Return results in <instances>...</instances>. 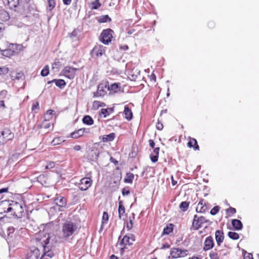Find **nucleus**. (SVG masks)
Returning a JSON list of instances; mask_svg holds the SVG:
<instances>
[{"instance_id": "obj_25", "label": "nucleus", "mask_w": 259, "mask_h": 259, "mask_svg": "<svg viewBox=\"0 0 259 259\" xmlns=\"http://www.w3.org/2000/svg\"><path fill=\"white\" fill-rule=\"evenodd\" d=\"M85 131V128H82L78 130H76L70 134V137L73 139H77L82 137Z\"/></svg>"}, {"instance_id": "obj_44", "label": "nucleus", "mask_w": 259, "mask_h": 259, "mask_svg": "<svg viewBox=\"0 0 259 259\" xmlns=\"http://www.w3.org/2000/svg\"><path fill=\"white\" fill-rule=\"evenodd\" d=\"M113 108H109L107 109H102L101 110V113L104 115V117H106L108 116L110 114L113 112Z\"/></svg>"}, {"instance_id": "obj_63", "label": "nucleus", "mask_w": 259, "mask_h": 259, "mask_svg": "<svg viewBox=\"0 0 259 259\" xmlns=\"http://www.w3.org/2000/svg\"><path fill=\"white\" fill-rule=\"evenodd\" d=\"M72 0H63V3L66 5H69L71 4Z\"/></svg>"}, {"instance_id": "obj_46", "label": "nucleus", "mask_w": 259, "mask_h": 259, "mask_svg": "<svg viewBox=\"0 0 259 259\" xmlns=\"http://www.w3.org/2000/svg\"><path fill=\"white\" fill-rule=\"evenodd\" d=\"M8 94L6 90H3L0 92V100L5 101V99H8Z\"/></svg>"}, {"instance_id": "obj_38", "label": "nucleus", "mask_w": 259, "mask_h": 259, "mask_svg": "<svg viewBox=\"0 0 259 259\" xmlns=\"http://www.w3.org/2000/svg\"><path fill=\"white\" fill-rule=\"evenodd\" d=\"M102 4L99 0H95L91 3V9L92 10H96L99 9Z\"/></svg>"}, {"instance_id": "obj_42", "label": "nucleus", "mask_w": 259, "mask_h": 259, "mask_svg": "<svg viewBox=\"0 0 259 259\" xmlns=\"http://www.w3.org/2000/svg\"><path fill=\"white\" fill-rule=\"evenodd\" d=\"M189 204V202L183 201L180 203L179 207L182 211H186L188 209Z\"/></svg>"}, {"instance_id": "obj_6", "label": "nucleus", "mask_w": 259, "mask_h": 259, "mask_svg": "<svg viewBox=\"0 0 259 259\" xmlns=\"http://www.w3.org/2000/svg\"><path fill=\"white\" fill-rule=\"evenodd\" d=\"M114 31L110 28L104 29L100 36V41L105 45H108L113 37Z\"/></svg>"}, {"instance_id": "obj_18", "label": "nucleus", "mask_w": 259, "mask_h": 259, "mask_svg": "<svg viewBox=\"0 0 259 259\" xmlns=\"http://www.w3.org/2000/svg\"><path fill=\"white\" fill-rule=\"evenodd\" d=\"M120 86L119 83H113L110 84L108 82V91L110 94H114L120 91Z\"/></svg>"}, {"instance_id": "obj_34", "label": "nucleus", "mask_w": 259, "mask_h": 259, "mask_svg": "<svg viewBox=\"0 0 259 259\" xmlns=\"http://www.w3.org/2000/svg\"><path fill=\"white\" fill-rule=\"evenodd\" d=\"M82 122L85 124L91 125L94 124V120L90 115H85L82 118Z\"/></svg>"}, {"instance_id": "obj_43", "label": "nucleus", "mask_w": 259, "mask_h": 259, "mask_svg": "<svg viewBox=\"0 0 259 259\" xmlns=\"http://www.w3.org/2000/svg\"><path fill=\"white\" fill-rule=\"evenodd\" d=\"M64 141V140H63V139L61 138V137H56L51 142V145L52 146L58 145L60 144Z\"/></svg>"}, {"instance_id": "obj_45", "label": "nucleus", "mask_w": 259, "mask_h": 259, "mask_svg": "<svg viewBox=\"0 0 259 259\" xmlns=\"http://www.w3.org/2000/svg\"><path fill=\"white\" fill-rule=\"evenodd\" d=\"M228 235L229 238L233 240H237L239 238V235L235 232L230 231L228 232Z\"/></svg>"}, {"instance_id": "obj_62", "label": "nucleus", "mask_w": 259, "mask_h": 259, "mask_svg": "<svg viewBox=\"0 0 259 259\" xmlns=\"http://www.w3.org/2000/svg\"><path fill=\"white\" fill-rule=\"evenodd\" d=\"M8 188H4L0 189V194L7 192L8 191Z\"/></svg>"}, {"instance_id": "obj_40", "label": "nucleus", "mask_w": 259, "mask_h": 259, "mask_svg": "<svg viewBox=\"0 0 259 259\" xmlns=\"http://www.w3.org/2000/svg\"><path fill=\"white\" fill-rule=\"evenodd\" d=\"M10 44L6 39L0 38V48L2 52L6 49Z\"/></svg>"}, {"instance_id": "obj_41", "label": "nucleus", "mask_w": 259, "mask_h": 259, "mask_svg": "<svg viewBox=\"0 0 259 259\" xmlns=\"http://www.w3.org/2000/svg\"><path fill=\"white\" fill-rule=\"evenodd\" d=\"M133 217H130L129 222H127L126 223V227L128 230L132 229L133 227V221L135 220V214L134 213H132Z\"/></svg>"}, {"instance_id": "obj_36", "label": "nucleus", "mask_w": 259, "mask_h": 259, "mask_svg": "<svg viewBox=\"0 0 259 259\" xmlns=\"http://www.w3.org/2000/svg\"><path fill=\"white\" fill-rule=\"evenodd\" d=\"M52 82H54L56 85L59 87L60 88H63L66 85V82L65 80L61 79H54L52 80Z\"/></svg>"}, {"instance_id": "obj_29", "label": "nucleus", "mask_w": 259, "mask_h": 259, "mask_svg": "<svg viewBox=\"0 0 259 259\" xmlns=\"http://www.w3.org/2000/svg\"><path fill=\"white\" fill-rule=\"evenodd\" d=\"M232 224L234 228L236 230H241L243 225L241 222L237 219H234L232 221Z\"/></svg>"}, {"instance_id": "obj_20", "label": "nucleus", "mask_w": 259, "mask_h": 259, "mask_svg": "<svg viewBox=\"0 0 259 259\" xmlns=\"http://www.w3.org/2000/svg\"><path fill=\"white\" fill-rule=\"evenodd\" d=\"M188 140V142L187 143V145L189 148H193L195 151L199 150V146L195 139L189 137Z\"/></svg>"}, {"instance_id": "obj_7", "label": "nucleus", "mask_w": 259, "mask_h": 259, "mask_svg": "<svg viewBox=\"0 0 259 259\" xmlns=\"http://www.w3.org/2000/svg\"><path fill=\"white\" fill-rule=\"evenodd\" d=\"M14 138V134L9 128H5L0 132V143L4 145Z\"/></svg>"}, {"instance_id": "obj_54", "label": "nucleus", "mask_w": 259, "mask_h": 259, "mask_svg": "<svg viewBox=\"0 0 259 259\" xmlns=\"http://www.w3.org/2000/svg\"><path fill=\"white\" fill-rule=\"evenodd\" d=\"M55 163L53 161H49L47 163L45 168L46 169H51L55 167Z\"/></svg>"}, {"instance_id": "obj_48", "label": "nucleus", "mask_w": 259, "mask_h": 259, "mask_svg": "<svg viewBox=\"0 0 259 259\" xmlns=\"http://www.w3.org/2000/svg\"><path fill=\"white\" fill-rule=\"evenodd\" d=\"M93 106L94 108H98L100 107H104L106 106L105 103L99 101H95L93 102Z\"/></svg>"}, {"instance_id": "obj_23", "label": "nucleus", "mask_w": 259, "mask_h": 259, "mask_svg": "<svg viewBox=\"0 0 259 259\" xmlns=\"http://www.w3.org/2000/svg\"><path fill=\"white\" fill-rule=\"evenodd\" d=\"M37 129L45 128L49 129L51 128V130H53L54 128L53 124L51 123L48 120L44 119V120L40 124L36 125Z\"/></svg>"}, {"instance_id": "obj_52", "label": "nucleus", "mask_w": 259, "mask_h": 259, "mask_svg": "<svg viewBox=\"0 0 259 259\" xmlns=\"http://www.w3.org/2000/svg\"><path fill=\"white\" fill-rule=\"evenodd\" d=\"M210 259H219V255L216 251H211L209 254Z\"/></svg>"}, {"instance_id": "obj_32", "label": "nucleus", "mask_w": 259, "mask_h": 259, "mask_svg": "<svg viewBox=\"0 0 259 259\" xmlns=\"http://www.w3.org/2000/svg\"><path fill=\"white\" fill-rule=\"evenodd\" d=\"M19 4V0H7V5L10 9H14Z\"/></svg>"}, {"instance_id": "obj_19", "label": "nucleus", "mask_w": 259, "mask_h": 259, "mask_svg": "<svg viewBox=\"0 0 259 259\" xmlns=\"http://www.w3.org/2000/svg\"><path fill=\"white\" fill-rule=\"evenodd\" d=\"M207 209V205L203 199H200L196 208L197 212L203 213Z\"/></svg>"}, {"instance_id": "obj_4", "label": "nucleus", "mask_w": 259, "mask_h": 259, "mask_svg": "<svg viewBox=\"0 0 259 259\" xmlns=\"http://www.w3.org/2000/svg\"><path fill=\"white\" fill-rule=\"evenodd\" d=\"M20 50V46L16 44H10L9 46L3 50L2 55L3 56L11 58L17 55Z\"/></svg>"}, {"instance_id": "obj_27", "label": "nucleus", "mask_w": 259, "mask_h": 259, "mask_svg": "<svg viewBox=\"0 0 259 259\" xmlns=\"http://www.w3.org/2000/svg\"><path fill=\"white\" fill-rule=\"evenodd\" d=\"M123 113L125 115V118L127 120H131L133 118V113L132 110L130 109L127 105L124 106Z\"/></svg>"}, {"instance_id": "obj_10", "label": "nucleus", "mask_w": 259, "mask_h": 259, "mask_svg": "<svg viewBox=\"0 0 259 259\" xmlns=\"http://www.w3.org/2000/svg\"><path fill=\"white\" fill-rule=\"evenodd\" d=\"M93 183V181L90 178H82L78 184L79 189L82 191H85L91 187Z\"/></svg>"}, {"instance_id": "obj_13", "label": "nucleus", "mask_w": 259, "mask_h": 259, "mask_svg": "<svg viewBox=\"0 0 259 259\" xmlns=\"http://www.w3.org/2000/svg\"><path fill=\"white\" fill-rule=\"evenodd\" d=\"M186 250H182L178 248H173L170 251V255L172 258H176L182 256H184L187 254Z\"/></svg>"}, {"instance_id": "obj_8", "label": "nucleus", "mask_w": 259, "mask_h": 259, "mask_svg": "<svg viewBox=\"0 0 259 259\" xmlns=\"http://www.w3.org/2000/svg\"><path fill=\"white\" fill-rule=\"evenodd\" d=\"M108 81L102 80L99 84L97 90V94L99 96L103 97L107 94L108 91Z\"/></svg>"}, {"instance_id": "obj_31", "label": "nucleus", "mask_w": 259, "mask_h": 259, "mask_svg": "<svg viewBox=\"0 0 259 259\" xmlns=\"http://www.w3.org/2000/svg\"><path fill=\"white\" fill-rule=\"evenodd\" d=\"M10 16L9 13L4 10L0 11V20L3 22L9 20Z\"/></svg>"}, {"instance_id": "obj_56", "label": "nucleus", "mask_w": 259, "mask_h": 259, "mask_svg": "<svg viewBox=\"0 0 259 259\" xmlns=\"http://www.w3.org/2000/svg\"><path fill=\"white\" fill-rule=\"evenodd\" d=\"M156 128L159 130L161 131L163 128V125L161 122H160L159 120H158L156 124Z\"/></svg>"}, {"instance_id": "obj_37", "label": "nucleus", "mask_w": 259, "mask_h": 259, "mask_svg": "<svg viewBox=\"0 0 259 259\" xmlns=\"http://www.w3.org/2000/svg\"><path fill=\"white\" fill-rule=\"evenodd\" d=\"M110 21H111V19L108 15L101 16L98 19V22L100 23Z\"/></svg>"}, {"instance_id": "obj_5", "label": "nucleus", "mask_w": 259, "mask_h": 259, "mask_svg": "<svg viewBox=\"0 0 259 259\" xmlns=\"http://www.w3.org/2000/svg\"><path fill=\"white\" fill-rule=\"evenodd\" d=\"M209 220L206 219L204 217H198L196 214L194 216L192 229L194 230H197L202 228L204 224H209Z\"/></svg>"}, {"instance_id": "obj_1", "label": "nucleus", "mask_w": 259, "mask_h": 259, "mask_svg": "<svg viewBox=\"0 0 259 259\" xmlns=\"http://www.w3.org/2000/svg\"><path fill=\"white\" fill-rule=\"evenodd\" d=\"M51 236L50 234L43 231L39 232L35 237V243L37 247H41L44 248L49 244Z\"/></svg>"}, {"instance_id": "obj_15", "label": "nucleus", "mask_w": 259, "mask_h": 259, "mask_svg": "<svg viewBox=\"0 0 259 259\" xmlns=\"http://www.w3.org/2000/svg\"><path fill=\"white\" fill-rule=\"evenodd\" d=\"M55 203L59 206V210L62 211L67 204V200L63 197H58L55 199Z\"/></svg>"}, {"instance_id": "obj_26", "label": "nucleus", "mask_w": 259, "mask_h": 259, "mask_svg": "<svg viewBox=\"0 0 259 259\" xmlns=\"http://www.w3.org/2000/svg\"><path fill=\"white\" fill-rule=\"evenodd\" d=\"M159 150L160 148L156 147L154 149L153 153L150 155V159L153 162H156L158 161Z\"/></svg>"}, {"instance_id": "obj_55", "label": "nucleus", "mask_w": 259, "mask_h": 259, "mask_svg": "<svg viewBox=\"0 0 259 259\" xmlns=\"http://www.w3.org/2000/svg\"><path fill=\"white\" fill-rule=\"evenodd\" d=\"M244 259H253L252 254L245 251L244 253Z\"/></svg>"}, {"instance_id": "obj_22", "label": "nucleus", "mask_w": 259, "mask_h": 259, "mask_svg": "<svg viewBox=\"0 0 259 259\" xmlns=\"http://www.w3.org/2000/svg\"><path fill=\"white\" fill-rule=\"evenodd\" d=\"M99 138L103 143L110 142L113 141L115 138V134L111 133L109 135L101 136Z\"/></svg>"}, {"instance_id": "obj_28", "label": "nucleus", "mask_w": 259, "mask_h": 259, "mask_svg": "<svg viewBox=\"0 0 259 259\" xmlns=\"http://www.w3.org/2000/svg\"><path fill=\"white\" fill-rule=\"evenodd\" d=\"M174 228V225L172 224H168L166 225V226L163 229V232L162 233V235H168L170 233H171Z\"/></svg>"}, {"instance_id": "obj_58", "label": "nucleus", "mask_w": 259, "mask_h": 259, "mask_svg": "<svg viewBox=\"0 0 259 259\" xmlns=\"http://www.w3.org/2000/svg\"><path fill=\"white\" fill-rule=\"evenodd\" d=\"M4 100H0V109H4L6 108Z\"/></svg>"}, {"instance_id": "obj_11", "label": "nucleus", "mask_w": 259, "mask_h": 259, "mask_svg": "<svg viewBox=\"0 0 259 259\" xmlns=\"http://www.w3.org/2000/svg\"><path fill=\"white\" fill-rule=\"evenodd\" d=\"M11 202L9 200H3L0 202V214L10 213Z\"/></svg>"}, {"instance_id": "obj_21", "label": "nucleus", "mask_w": 259, "mask_h": 259, "mask_svg": "<svg viewBox=\"0 0 259 259\" xmlns=\"http://www.w3.org/2000/svg\"><path fill=\"white\" fill-rule=\"evenodd\" d=\"M224 233L222 230H217L215 232V239L218 246H220L224 240Z\"/></svg>"}, {"instance_id": "obj_50", "label": "nucleus", "mask_w": 259, "mask_h": 259, "mask_svg": "<svg viewBox=\"0 0 259 259\" xmlns=\"http://www.w3.org/2000/svg\"><path fill=\"white\" fill-rule=\"evenodd\" d=\"M49 73V67L48 65H46L41 71V75L42 76H46Z\"/></svg>"}, {"instance_id": "obj_3", "label": "nucleus", "mask_w": 259, "mask_h": 259, "mask_svg": "<svg viewBox=\"0 0 259 259\" xmlns=\"http://www.w3.org/2000/svg\"><path fill=\"white\" fill-rule=\"evenodd\" d=\"M10 215L18 218H22L25 212L22 205L17 202L12 201L11 205Z\"/></svg>"}, {"instance_id": "obj_51", "label": "nucleus", "mask_w": 259, "mask_h": 259, "mask_svg": "<svg viewBox=\"0 0 259 259\" xmlns=\"http://www.w3.org/2000/svg\"><path fill=\"white\" fill-rule=\"evenodd\" d=\"M220 210V207L219 206H215L214 207H213L211 210H210V214L211 215H215Z\"/></svg>"}, {"instance_id": "obj_39", "label": "nucleus", "mask_w": 259, "mask_h": 259, "mask_svg": "<svg viewBox=\"0 0 259 259\" xmlns=\"http://www.w3.org/2000/svg\"><path fill=\"white\" fill-rule=\"evenodd\" d=\"M55 114V111L53 110H49L47 111L46 113L44 115V118L46 120H50L53 117Z\"/></svg>"}, {"instance_id": "obj_47", "label": "nucleus", "mask_w": 259, "mask_h": 259, "mask_svg": "<svg viewBox=\"0 0 259 259\" xmlns=\"http://www.w3.org/2000/svg\"><path fill=\"white\" fill-rule=\"evenodd\" d=\"M48 9L49 11H51L56 6V3L55 0H48Z\"/></svg>"}, {"instance_id": "obj_57", "label": "nucleus", "mask_w": 259, "mask_h": 259, "mask_svg": "<svg viewBox=\"0 0 259 259\" xmlns=\"http://www.w3.org/2000/svg\"><path fill=\"white\" fill-rule=\"evenodd\" d=\"M130 193V191L128 188H124L122 190V194L123 195H127Z\"/></svg>"}, {"instance_id": "obj_12", "label": "nucleus", "mask_w": 259, "mask_h": 259, "mask_svg": "<svg viewBox=\"0 0 259 259\" xmlns=\"http://www.w3.org/2000/svg\"><path fill=\"white\" fill-rule=\"evenodd\" d=\"M77 69L70 66H66L62 70L63 74L66 77L71 79L73 78L75 75Z\"/></svg>"}, {"instance_id": "obj_49", "label": "nucleus", "mask_w": 259, "mask_h": 259, "mask_svg": "<svg viewBox=\"0 0 259 259\" xmlns=\"http://www.w3.org/2000/svg\"><path fill=\"white\" fill-rule=\"evenodd\" d=\"M12 77L15 79H19L24 77V74L22 72H14Z\"/></svg>"}, {"instance_id": "obj_60", "label": "nucleus", "mask_w": 259, "mask_h": 259, "mask_svg": "<svg viewBox=\"0 0 259 259\" xmlns=\"http://www.w3.org/2000/svg\"><path fill=\"white\" fill-rule=\"evenodd\" d=\"M39 104L37 102L35 104H33L32 106V110H35V109H38Z\"/></svg>"}, {"instance_id": "obj_16", "label": "nucleus", "mask_w": 259, "mask_h": 259, "mask_svg": "<svg viewBox=\"0 0 259 259\" xmlns=\"http://www.w3.org/2000/svg\"><path fill=\"white\" fill-rule=\"evenodd\" d=\"M52 245L50 244L46 246H44L43 248V254L41 258L45 256H48L50 258H52L55 254L52 249Z\"/></svg>"}, {"instance_id": "obj_30", "label": "nucleus", "mask_w": 259, "mask_h": 259, "mask_svg": "<svg viewBox=\"0 0 259 259\" xmlns=\"http://www.w3.org/2000/svg\"><path fill=\"white\" fill-rule=\"evenodd\" d=\"M118 215L119 219H121L122 216H123L125 213V207L123 205V202L120 200L118 203Z\"/></svg>"}, {"instance_id": "obj_64", "label": "nucleus", "mask_w": 259, "mask_h": 259, "mask_svg": "<svg viewBox=\"0 0 259 259\" xmlns=\"http://www.w3.org/2000/svg\"><path fill=\"white\" fill-rule=\"evenodd\" d=\"M171 183H172V185L173 186H175V185L177 184V182L176 181H175V180H174V177H173V176H171Z\"/></svg>"}, {"instance_id": "obj_24", "label": "nucleus", "mask_w": 259, "mask_h": 259, "mask_svg": "<svg viewBox=\"0 0 259 259\" xmlns=\"http://www.w3.org/2000/svg\"><path fill=\"white\" fill-rule=\"evenodd\" d=\"M134 241L135 238L133 235L131 236L125 235L121 241V243L125 246L132 244Z\"/></svg>"}, {"instance_id": "obj_53", "label": "nucleus", "mask_w": 259, "mask_h": 259, "mask_svg": "<svg viewBox=\"0 0 259 259\" xmlns=\"http://www.w3.org/2000/svg\"><path fill=\"white\" fill-rule=\"evenodd\" d=\"M226 212L229 215H233L236 213V210L235 208L230 207L226 210Z\"/></svg>"}, {"instance_id": "obj_33", "label": "nucleus", "mask_w": 259, "mask_h": 259, "mask_svg": "<svg viewBox=\"0 0 259 259\" xmlns=\"http://www.w3.org/2000/svg\"><path fill=\"white\" fill-rule=\"evenodd\" d=\"M109 221V215L108 213L104 211L103 213L102 218V224L100 228V230H102L104 227V226L108 223Z\"/></svg>"}, {"instance_id": "obj_14", "label": "nucleus", "mask_w": 259, "mask_h": 259, "mask_svg": "<svg viewBox=\"0 0 259 259\" xmlns=\"http://www.w3.org/2000/svg\"><path fill=\"white\" fill-rule=\"evenodd\" d=\"M214 245V241L212 236H209L205 238L203 245V250L207 251L212 249Z\"/></svg>"}, {"instance_id": "obj_61", "label": "nucleus", "mask_w": 259, "mask_h": 259, "mask_svg": "<svg viewBox=\"0 0 259 259\" xmlns=\"http://www.w3.org/2000/svg\"><path fill=\"white\" fill-rule=\"evenodd\" d=\"M81 149V147L80 145H75L74 147H73V149L75 150V151H80Z\"/></svg>"}, {"instance_id": "obj_9", "label": "nucleus", "mask_w": 259, "mask_h": 259, "mask_svg": "<svg viewBox=\"0 0 259 259\" xmlns=\"http://www.w3.org/2000/svg\"><path fill=\"white\" fill-rule=\"evenodd\" d=\"M106 47L101 45H97L93 48L91 54L93 56L101 57L105 54Z\"/></svg>"}, {"instance_id": "obj_17", "label": "nucleus", "mask_w": 259, "mask_h": 259, "mask_svg": "<svg viewBox=\"0 0 259 259\" xmlns=\"http://www.w3.org/2000/svg\"><path fill=\"white\" fill-rule=\"evenodd\" d=\"M40 255L39 250L38 248H36L27 253L25 259H41Z\"/></svg>"}, {"instance_id": "obj_35", "label": "nucleus", "mask_w": 259, "mask_h": 259, "mask_svg": "<svg viewBox=\"0 0 259 259\" xmlns=\"http://www.w3.org/2000/svg\"><path fill=\"white\" fill-rule=\"evenodd\" d=\"M135 176L132 172H127L124 179V182L126 183L132 184Z\"/></svg>"}, {"instance_id": "obj_59", "label": "nucleus", "mask_w": 259, "mask_h": 259, "mask_svg": "<svg viewBox=\"0 0 259 259\" xmlns=\"http://www.w3.org/2000/svg\"><path fill=\"white\" fill-rule=\"evenodd\" d=\"M149 144L150 147L152 148H153L155 146V143L153 140H149Z\"/></svg>"}, {"instance_id": "obj_2", "label": "nucleus", "mask_w": 259, "mask_h": 259, "mask_svg": "<svg viewBox=\"0 0 259 259\" xmlns=\"http://www.w3.org/2000/svg\"><path fill=\"white\" fill-rule=\"evenodd\" d=\"M76 225L71 221H66L63 224L62 231L63 237L67 238L72 235L76 230Z\"/></svg>"}]
</instances>
